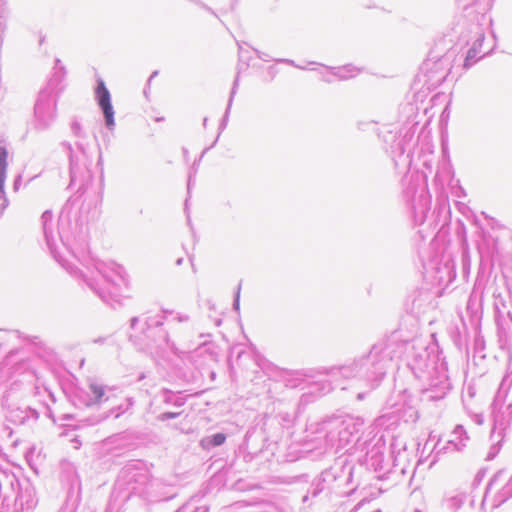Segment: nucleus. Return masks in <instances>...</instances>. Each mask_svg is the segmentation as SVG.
Segmentation results:
<instances>
[{"label": "nucleus", "instance_id": "1", "mask_svg": "<svg viewBox=\"0 0 512 512\" xmlns=\"http://www.w3.org/2000/svg\"><path fill=\"white\" fill-rule=\"evenodd\" d=\"M96 94L98 97L99 106L103 110L106 124L109 127H112L114 125V111L110 101V93L102 80H100L98 83Z\"/></svg>", "mask_w": 512, "mask_h": 512}, {"label": "nucleus", "instance_id": "4", "mask_svg": "<svg viewBox=\"0 0 512 512\" xmlns=\"http://www.w3.org/2000/svg\"><path fill=\"white\" fill-rule=\"evenodd\" d=\"M479 51L475 47H472L469 49L466 60H465V67H468L470 65V61L475 58L478 55Z\"/></svg>", "mask_w": 512, "mask_h": 512}, {"label": "nucleus", "instance_id": "5", "mask_svg": "<svg viewBox=\"0 0 512 512\" xmlns=\"http://www.w3.org/2000/svg\"><path fill=\"white\" fill-rule=\"evenodd\" d=\"M225 435L222 434V433H218V434H215L212 439H211V443L214 445V446H219L221 444H223L225 442Z\"/></svg>", "mask_w": 512, "mask_h": 512}, {"label": "nucleus", "instance_id": "3", "mask_svg": "<svg viewBox=\"0 0 512 512\" xmlns=\"http://www.w3.org/2000/svg\"><path fill=\"white\" fill-rule=\"evenodd\" d=\"M90 388H91V390H92V392L94 394L95 399L97 401L101 400V398L105 394L104 387L102 385H99V384H91Z\"/></svg>", "mask_w": 512, "mask_h": 512}, {"label": "nucleus", "instance_id": "2", "mask_svg": "<svg viewBox=\"0 0 512 512\" xmlns=\"http://www.w3.org/2000/svg\"><path fill=\"white\" fill-rule=\"evenodd\" d=\"M7 157L8 153L5 147L0 145V188L2 189L5 179H6V171H7Z\"/></svg>", "mask_w": 512, "mask_h": 512}]
</instances>
